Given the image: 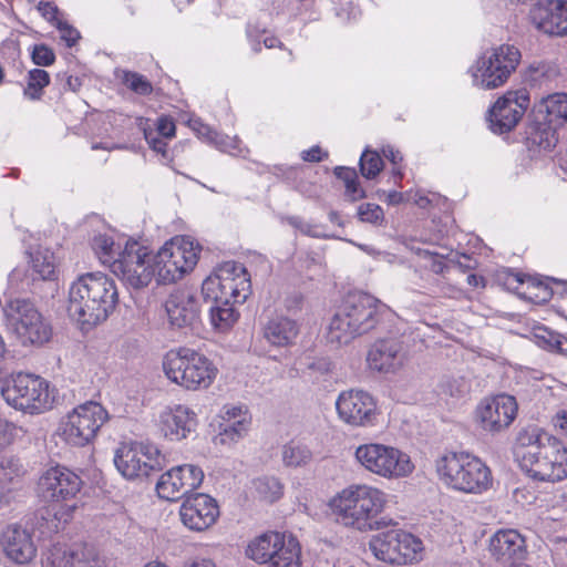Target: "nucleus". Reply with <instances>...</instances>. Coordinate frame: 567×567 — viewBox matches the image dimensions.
<instances>
[{
    "label": "nucleus",
    "instance_id": "f257e3e1",
    "mask_svg": "<svg viewBox=\"0 0 567 567\" xmlns=\"http://www.w3.org/2000/svg\"><path fill=\"white\" fill-rule=\"evenodd\" d=\"M117 301V288L111 277L100 271L87 272L70 286L68 313L82 330H90L109 318Z\"/></svg>",
    "mask_w": 567,
    "mask_h": 567
},
{
    "label": "nucleus",
    "instance_id": "f03ea898",
    "mask_svg": "<svg viewBox=\"0 0 567 567\" xmlns=\"http://www.w3.org/2000/svg\"><path fill=\"white\" fill-rule=\"evenodd\" d=\"M389 495L369 484H351L330 501L329 506L337 522L359 532L380 528L379 516L384 512Z\"/></svg>",
    "mask_w": 567,
    "mask_h": 567
},
{
    "label": "nucleus",
    "instance_id": "7ed1b4c3",
    "mask_svg": "<svg viewBox=\"0 0 567 567\" xmlns=\"http://www.w3.org/2000/svg\"><path fill=\"white\" fill-rule=\"evenodd\" d=\"M388 310L374 297L363 293H350L332 317L327 332L329 343L343 346L375 327L379 317Z\"/></svg>",
    "mask_w": 567,
    "mask_h": 567
},
{
    "label": "nucleus",
    "instance_id": "20e7f679",
    "mask_svg": "<svg viewBox=\"0 0 567 567\" xmlns=\"http://www.w3.org/2000/svg\"><path fill=\"white\" fill-rule=\"evenodd\" d=\"M516 455L522 470L534 480L558 482L567 477V449L544 431L533 430Z\"/></svg>",
    "mask_w": 567,
    "mask_h": 567
},
{
    "label": "nucleus",
    "instance_id": "39448f33",
    "mask_svg": "<svg viewBox=\"0 0 567 567\" xmlns=\"http://www.w3.org/2000/svg\"><path fill=\"white\" fill-rule=\"evenodd\" d=\"M435 467L442 483L457 492L482 494L493 483L489 467L467 452H447L436 460Z\"/></svg>",
    "mask_w": 567,
    "mask_h": 567
},
{
    "label": "nucleus",
    "instance_id": "423d86ee",
    "mask_svg": "<svg viewBox=\"0 0 567 567\" xmlns=\"http://www.w3.org/2000/svg\"><path fill=\"white\" fill-rule=\"evenodd\" d=\"M162 364L167 379L188 391L208 389L218 374V369L210 359L186 347L166 352Z\"/></svg>",
    "mask_w": 567,
    "mask_h": 567
},
{
    "label": "nucleus",
    "instance_id": "0eeeda50",
    "mask_svg": "<svg viewBox=\"0 0 567 567\" xmlns=\"http://www.w3.org/2000/svg\"><path fill=\"white\" fill-rule=\"evenodd\" d=\"M1 395L8 405L29 414L43 413L54 402L49 382L30 373H17L3 380Z\"/></svg>",
    "mask_w": 567,
    "mask_h": 567
},
{
    "label": "nucleus",
    "instance_id": "6e6552de",
    "mask_svg": "<svg viewBox=\"0 0 567 567\" xmlns=\"http://www.w3.org/2000/svg\"><path fill=\"white\" fill-rule=\"evenodd\" d=\"M8 330L22 346H42L50 341L52 327L28 299H9L2 306Z\"/></svg>",
    "mask_w": 567,
    "mask_h": 567
},
{
    "label": "nucleus",
    "instance_id": "1a4fd4ad",
    "mask_svg": "<svg viewBox=\"0 0 567 567\" xmlns=\"http://www.w3.org/2000/svg\"><path fill=\"white\" fill-rule=\"evenodd\" d=\"M520 59V51L512 44H501L485 51L468 70L473 85L482 90L504 85Z\"/></svg>",
    "mask_w": 567,
    "mask_h": 567
},
{
    "label": "nucleus",
    "instance_id": "9d476101",
    "mask_svg": "<svg viewBox=\"0 0 567 567\" xmlns=\"http://www.w3.org/2000/svg\"><path fill=\"white\" fill-rule=\"evenodd\" d=\"M202 293L206 300L244 303L251 293L250 276L241 264L226 261L204 280Z\"/></svg>",
    "mask_w": 567,
    "mask_h": 567
},
{
    "label": "nucleus",
    "instance_id": "9b49d317",
    "mask_svg": "<svg viewBox=\"0 0 567 567\" xmlns=\"http://www.w3.org/2000/svg\"><path fill=\"white\" fill-rule=\"evenodd\" d=\"M354 456L365 471L386 480L404 478L414 471L410 456L391 445L361 444L355 449Z\"/></svg>",
    "mask_w": 567,
    "mask_h": 567
},
{
    "label": "nucleus",
    "instance_id": "f8f14e48",
    "mask_svg": "<svg viewBox=\"0 0 567 567\" xmlns=\"http://www.w3.org/2000/svg\"><path fill=\"white\" fill-rule=\"evenodd\" d=\"M369 548L378 560L398 566L421 561L425 550L421 538L402 529L374 535Z\"/></svg>",
    "mask_w": 567,
    "mask_h": 567
},
{
    "label": "nucleus",
    "instance_id": "ddd939ff",
    "mask_svg": "<svg viewBox=\"0 0 567 567\" xmlns=\"http://www.w3.org/2000/svg\"><path fill=\"white\" fill-rule=\"evenodd\" d=\"M107 411L97 402L76 405L62 419L59 431L63 440L74 446L89 444L107 421Z\"/></svg>",
    "mask_w": 567,
    "mask_h": 567
},
{
    "label": "nucleus",
    "instance_id": "4468645a",
    "mask_svg": "<svg viewBox=\"0 0 567 567\" xmlns=\"http://www.w3.org/2000/svg\"><path fill=\"white\" fill-rule=\"evenodd\" d=\"M114 464L123 477L137 480L147 477L152 472L162 471L165 456L154 444L135 442L123 444L116 450Z\"/></svg>",
    "mask_w": 567,
    "mask_h": 567
},
{
    "label": "nucleus",
    "instance_id": "2eb2a0df",
    "mask_svg": "<svg viewBox=\"0 0 567 567\" xmlns=\"http://www.w3.org/2000/svg\"><path fill=\"white\" fill-rule=\"evenodd\" d=\"M111 271L126 286L134 289L146 287L154 278L147 247L136 240L126 239Z\"/></svg>",
    "mask_w": 567,
    "mask_h": 567
},
{
    "label": "nucleus",
    "instance_id": "dca6fc26",
    "mask_svg": "<svg viewBox=\"0 0 567 567\" xmlns=\"http://www.w3.org/2000/svg\"><path fill=\"white\" fill-rule=\"evenodd\" d=\"M516 399L509 394H498L480 402L475 410V419L480 427L488 433L506 430L517 415Z\"/></svg>",
    "mask_w": 567,
    "mask_h": 567
},
{
    "label": "nucleus",
    "instance_id": "f3484780",
    "mask_svg": "<svg viewBox=\"0 0 567 567\" xmlns=\"http://www.w3.org/2000/svg\"><path fill=\"white\" fill-rule=\"evenodd\" d=\"M336 408L339 417L352 426H372L378 416L377 402L362 390H348L338 395Z\"/></svg>",
    "mask_w": 567,
    "mask_h": 567
},
{
    "label": "nucleus",
    "instance_id": "a211bd4d",
    "mask_svg": "<svg viewBox=\"0 0 567 567\" xmlns=\"http://www.w3.org/2000/svg\"><path fill=\"white\" fill-rule=\"evenodd\" d=\"M203 480L204 472L197 465H178L161 475L156 492L161 498L174 502L197 489Z\"/></svg>",
    "mask_w": 567,
    "mask_h": 567
},
{
    "label": "nucleus",
    "instance_id": "6ab92c4d",
    "mask_svg": "<svg viewBox=\"0 0 567 567\" xmlns=\"http://www.w3.org/2000/svg\"><path fill=\"white\" fill-rule=\"evenodd\" d=\"M164 309L172 330L193 329L200 318L199 299L188 288L172 291L165 300Z\"/></svg>",
    "mask_w": 567,
    "mask_h": 567
},
{
    "label": "nucleus",
    "instance_id": "aec40b11",
    "mask_svg": "<svg viewBox=\"0 0 567 567\" xmlns=\"http://www.w3.org/2000/svg\"><path fill=\"white\" fill-rule=\"evenodd\" d=\"M529 104L525 91H509L499 97L488 112L489 127L494 133L511 132L520 121Z\"/></svg>",
    "mask_w": 567,
    "mask_h": 567
},
{
    "label": "nucleus",
    "instance_id": "412c9836",
    "mask_svg": "<svg viewBox=\"0 0 567 567\" xmlns=\"http://www.w3.org/2000/svg\"><path fill=\"white\" fill-rule=\"evenodd\" d=\"M43 567H105L104 558L87 545L70 547L65 544L52 545L42 558Z\"/></svg>",
    "mask_w": 567,
    "mask_h": 567
},
{
    "label": "nucleus",
    "instance_id": "4be33fe9",
    "mask_svg": "<svg viewBox=\"0 0 567 567\" xmlns=\"http://www.w3.org/2000/svg\"><path fill=\"white\" fill-rule=\"evenodd\" d=\"M81 478L66 467L47 470L39 480V492L49 502H66L80 492Z\"/></svg>",
    "mask_w": 567,
    "mask_h": 567
},
{
    "label": "nucleus",
    "instance_id": "5701e85b",
    "mask_svg": "<svg viewBox=\"0 0 567 567\" xmlns=\"http://www.w3.org/2000/svg\"><path fill=\"white\" fill-rule=\"evenodd\" d=\"M179 515L182 523L188 529L203 532L216 523L219 516V507L209 495L197 493L185 498Z\"/></svg>",
    "mask_w": 567,
    "mask_h": 567
},
{
    "label": "nucleus",
    "instance_id": "b1692460",
    "mask_svg": "<svg viewBox=\"0 0 567 567\" xmlns=\"http://www.w3.org/2000/svg\"><path fill=\"white\" fill-rule=\"evenodd\" d=\"M158 426L171 441L186 439L197 426V414L185 404L167 406L159 413Z\"/></svg>",
    "mask_w": 567,
    "mask_h": 567
},
{
    "label": "nucleus",
    "instance_id": "393cba45",
    "mask_svg": "<svg viewBox=\"0 0 567 567\" xmlns=\"http://www.w3.org/2000/svg\"><path fill=\"white\" fill-rule=\"evenodd\" d=\"M489 556L501 564L517 565L527 555L526 542L516 529H499L494 533L487 547Z\"/></svg>",
    "mask_w": 567,
    "mask_h": 567
},
{
    "label": "nucleus",
    "instance_id": "a878e982",
    "mask_svg": "<svg viewBox=\"0 0 567 567\" xmlns=\"http://www.w3.org/2000/svg\"><path fill=\"white\" fill-rule=\"evenodd\" d=\"M529 16L532 23L539 31L550 35L567 34V1L547 0L537 3Z\"/></svg>",
    "mask_w": 567,
    "mask_h": 567
},
{
    "label": "nucleus",
    "instance_id": "bb28decb",
    "mask_svg": "<svg viewBox=\"0 0 567 567\" xmlns=\"http://www.w3.org/2000/svg\"><path fill=\"white\" fill-rule=\"evenodd\" d=\"M0 550L8 560L17 565L29 564L37 554L31 534L17 525L9 526L2 532Z\"/></svg>",
    "mask_w": 567,
    "mask_h": 567
},
{
    "label": "nucleus",
    "instance_id": "cd10ccee",
    "mask_svg": "<svg viewBox=\"0 0 567 567\" xmlns=\"http://www.w3.org/2000/svg\"><path fill=\"white\" fill-rule=\"evenodd\" d=\"M221 423L215 441L220 444H234L248 432L251 416L243 404H225L219 413Z\"/></svg>",
    "mask_w": 567,
    "mask_h": 567
},
{
    "label": "nucleus",
    "instance_id": "c85d7f7f",
    "mask_svg": "<svg viewBox=\"0 0 567 567\" xmlns=\"http://www.w3.org/2000/svg\"><path fill=\"white\" fill-rule=\"evenodd\" d=\"M404 361L402 344L396 339L377 341L368 352L367 362L371 370L378 372H392L399 369Z\"/></svg>",
    "mask_w": 567,
    "mask_h": 567
},
{
    "label": "nucleus",
    "instance_id": "c756f323",
    "mask_svg": "<svg viewBox=\"0 0 567 567\" xmlns=\"http://www.w3.org/2000/svg\"><path fill=\"white\" fill-rule=\"evenodd\" d=\"M24 468L16 457L0 460V508L16 499L22 487Z\"/></svg>",
    "mask_w": 567,
    "mask_h": 567
},
{
    "label": "nucleus",
    "instance_id": "7c9ffc66",
    "mask_svg": "<svg viewBox=\"0 0 567 567\" xmlns=\"http://www.w3.org/2000/svg\"><path fill=\"white\" fill-rule=\"evenodd\" d=\"M290 536L279 532L264 533L249 542L246 555L257 564H268Z\"/></svg>",
    "mask_w": 567,
    "mask_h": 567
},
{
    "label": "nucleus",
    "instance_id": "2f4dec72",
    "mask_svg": "<svg viewBox=\"0 0 567 567\" xmlns=\"http://www.w3.org/2000/svg\"><path fill=\"white\" fill-rule=\"evenodd\" d=\"M164 246L183 276L196 266L200 247L192 237L177 236L165 243Z\"/></svg>",
    "mask_w": 567,
    "mask_h": 567
},
{
    "label": "nucleus",
    "instance_id": "473e14b6",
    "mask_svg": "<svg viewBox=\"0 0 567 567\" xmlns=\"http://www.w3.org/2000/svg\"><path fill=\"white\" fill-rule=\"evenodd\" d=\"M299 333L297 321L286 316L270 318L262 327L264 338L275 347H288Z\"/></svg>",
    "mask_w": 567,
    "mask_h": 567
},
{
    "label": "nucleus",
    "instance_id": "72a5a7b5",
    "mask_svg": "<svg viewBox=\"0 0 567 567\" xmlns=\"http://www.w3.org/2000/svg\"><path fill=\"white\" fill-rule=\"evenodd\" d=\"M125 240L121 238L116 241L112 235L96 234L91 240V247L99 261L111 270L113 262L122 254Z\"/></svg>",
    "mask_w": 567,
    "mask_h": 567
},
{
    "label": "nucleus",
    "instance_id": "f704fd0d",
    "mask_svg": "<svg viewBox=\"0 0 567 567\" xmlns=\"http://www.w3.org/2000/svg\"><path fill=\"white\" fill-rule=\"evenodd\" d=\"M556 127L557 125L548 122V120H543L542 116L536 113L535 121L527 132L528 143L539 150L550 151L556 146L558 141Z\"/></svg>",
    "mask_w": 567,
    "mask_h": 567
},
{
    "label": "nucleus",
    "instance_id": "c9c22d12",
    "mask_svg": "<svg viewBox=\"0 0 567 567\" xmlns=\"http://www.w3.org/2000/svg\"><path fill=\"white\" fill-rule=\"evenodd\" d=\"M536 113L557 126L563 125L567 122V93H555L543 99Z\"/></svg>",
    "mask_w": 567,
    "mask_h": 567
},
{
    "label": "nucleus",
    "instance_id": "e433bc0d",
    "mask_svg": "<svg viewBox=\"0 0 567 567\" xmlns=\"http://www.w3.org/2000/svg\"><path fill=\"white\" fill-rule=\"evenodd\" d=\"M151 267L154 270V277H157L159 284H172L183 277L178 266L172 261L171 255L165 246H163L156 255L151 256Z\"/></svg>",
    "mask_w": 567,
    "mask_h": 567
},
{
    "label": "nucleus",
    "instance_id": "4c0bfd02",
    "mask_svg": "<svg viewBox=\"0 0 567 567\" xmlns=\"http://www.w3.org/2000/svg\"><path fill=\"white\" fill-rule=\"evenodd\" d=\"M214 305L209 310V320L213 328L219 332L228 331L238 320L239 313L235 309L233 301L227 303L212 300Z\"/></svg>",
    "mask_w": 567,
    "mask_h": 567
},
{
    "label": "nucleus",
    "instance_id": "58836bf2",
    "mask_svg": "<svg viewBox=\"0 0 567 567\" xmlns=\"http://www.w3.org/2000/svg\"><path fill=\"white\" fill-rule=\"evenodd\" d=\"M300 546L296 537H288L287 542L267 564L268 567H301Z\"/></svg>",
    "mask_w": 567,
    "mask_h": 567
},
{
    "label": "nucleus",
    "instance_id": "ea45409f",
    "mask_svg": "<svg viewBox=\"0 0 567 567\" xmlns=\"http://www.w3.org/2000/svg\"><path fill=\"white\" fill-rule=\"evenodd\" d=\"M33 275L42 280L53 279L55 261L53 254L48 249H38L30 254Z\"/></svg>",
    "mask_w": 567,
    "mask_h": 567
},
{
    "label": "nucleus",
    "instance_id": "a19ab883",
    "mask_svg": "<svg viewBox=\"0 0 567 567\" xmlns=\"http://www.w3.org/2000/svg\"><path fill=\"white\" fill-rule=\"evenodd\" d=\"M50 83V75L45 70L33 69L28 72L27 86L23 94L27 99L35 101L40 100L43 89Z\"/></svg>",
    "mask_w": 567,
    "mask_h": 567
},
{
    "label": "nucleus",
    "instance_id": "79ce46f5",
    "mask_svg": "<svg viewBox=\"0 0 567 567\" xmlns=\"http://www.w3.org/2000/svg\"><path fill=\"white\" fill-rule=\"evenodd\" d=\"M282 461L287 466H302L310 462L311 452L305 445L290 442L282 447Z\"/></svg>",
    "mask_w": 567,
    "mask_h": 567
},
{
    "label": "nucleus",
    "instance_id": "37998d69",
    "mask_svg": "<svg viewBox=\"0 0 567 567\" xmlns=\"http://www.w3.org/2000/svg\"><path fill=\"white\" fill-rule=\"evenodd\" d=\"M331 371L332 362L328 358H309L305 363L303 374L312 382H318Z\"/></svg>",
    "mask_w": 567,
    "mask_h": 567
},
{
    "label": "nucleus",
    "instance_id": "c03bdc74",
    "mask_svg": "<svg viewBox=\"0 0 567 567\" xmlns=\"http://www.w3.org/2000/svg\"><path fill=\"white\" fill-rule=\"evenodd\" d=\"M258 494L268 502H275L281 495V484L276 477H259L254 481Z\"/></svg>",
    "mask_w": 567,
    "mask_h": 567
},
{
    "label": "nucleus",
    "instance_id": "a18cd8bd",
    "mask_svg": "<svg viewBox=\"0 0 567 567\" xmlns=\"http://www.w3.org/2000/svg\"><path fill=\"white\" fill-rule=\"evenodd\" d=\"M383 161L381 156L373 151H365L360 158V169L365 178H374L382 169Z\"/></svg>",
    "mask_w": 567,
    "mask_h": 567
},
{
    "label": "nucleus",
    "instance_id": "49530a36",
    "mask_svg": "<svg viewBox=\"0 0 567 567\" xmlns=\"http://www.w3.org/2000/svg\"><path fill=\"white\" fill-rule=\"evenodd\" d=\"M122 80L130 90L137 94L147 95L153 91L151 82L140 73L126 71L124 72Z\"/></svg>",
    "mask_w": 567,
    "mask_h": 567
},
{
    "label": "nucleus",
    "instance_id": "de8ad7c7",
    "mask_svg": "<svg viewBox=\"0 0 567 567\" xmlns=\"http://www.w3.org/2000/svg\"><path fill=\"white\" fill-rule=\"evenodd\" d=\"M410 249L420 258L429 260L431 262L430 268L434 274L441 275L446 269V265L443 261L444 256L442 254L416 246H411Z\"/></svg>",
    "mask_w": 567,
    "mask_h": 567
},
{
    "label": "nucleus",
    "instance_id": "09e8293b",
    "mask_svg": "<svg viewBox=\"0 0 567 567\" xmlns=\"http://www.w3.org/2000/svg\"><path fill=\"white\" fill-rule=\"evenodd\" d=\"M358 217L363 223L380 225L384 220V212L377 204L365 203L358 207Z\"/></svg>",
    "mask_w": 567,
    "mask_h": 567
},
{
    "label": "nucleus",
    "instance_id": "8fccbe9b",
    "mask_svg": "<svg viewBox=\"0 0 567 567\" xmlns=\"http://www.w3.org/2000/svg\"><path fill=\"white\" fill-rule=\"evenodd\" d=\"M266 34V28L258 22H249L246 28V35L251 50L256 53L261 51V41Z\"/></svg>",
    "mask_w": 567,
    "mask_h": 567
},
{
    "label": "nucleus",
    "instance_id": "3c124183",
    "mask_svg": "<svg viewBox=\"0 0 567 567\" xmlns=\"http://www.w3.org/2000/svg\"><path fill=\"white\" fill-rule=\"evenodd\" d=\"M212 143L221 152H226L233 155H236L239 152V141L236 137L214 133V140Z\"/></svg>",
    "mask_w": 567,
    "mask_h": 567
},
{
    "label": "nucleus",
    "instance_id": "603ef678",
    "mask_svg": "<svg viewBox=\"0 0 567 567\" xmlns=\"http://www.w3.org/2000/svg\"><path fill=\"white\" fill-rule=\"evenodd\" d=\"M532 71L534 73V80H538L540 78L545 80H553L559 74L557 65L549 62L533 64Z\"/></svg>",
    "mask_w": 567,
    "mask_h": 567
},
{
    "label": "nucleus",
    "instance_id": "864d4df0",
    "mask_svg": "<svg viewBox=\"0 0 567 567\" xmlns=\"http://www.w3.org/2000/svg\"><path fill=\"white\" fill-rule=\"evenodd\" d=\"M286 221L293 228L298 229L303 235L316 238L323 237V235L320 231H318L316 226L305 221L302 218L298 216L287 217Z\"/></svg>",
    "mask_w": 567,
    "mask_h": 567
},
{
    "label": "nucleus",
    "instance_id": "5fc2aeb1",
    "mask_svg": "<svg viewBox=\"0 0 567 567\" xmlns=\"http://www.w3.org/2000/svg\"><path fill=\"white\" fill-rule=\"evenodd\" d=\"M55 60L53 51L47 45H35L32 51V61L37 65L48 66Z\"/></svg>",
    "mask_w": 567,
    "mask_h": 567
},
{
    "label": "nucleus",
    "instance_id": "6e6d98bb",
    "mask_svg": "<svg viewBox=\"0 0 567 567\" xmlns=\"http://www.w3.org/2000/svg\"><path fill=\"white\" fill-rule=\"evenodd\" d=\"M383 156L389 159L393 164V174L396 178L402 177L401 169L399 167V164L402 162L403 157L401 153L398 150H394V147L388 145L382 148Z\"/></svg>",
    "mask_w": 567,
    "mask_h": 567
},
{
    "label": "nucleus",
    "instance_id": "4d7b16f0",
    "mask_svg": "<svg viewBox=\"0 0 567 567\" xmlns=\"http://www.w3.org/2000/svg\"><path fill=\"white\" fill-rule=\"evenodd\" d=\"M156 130L159 135L166 138H172L175 136L176 126L174 121L168 116H161L157 120Z\"/></svg>",
    "mask_w": 567,
    "mask_h": 567
},
{
    "label": "nucleus",
    "instance_id": "13d9d810",
    "mask_svg": "<svg viewBox=\"0 0 567 567\" xmlns=\"http://www.w3.org/2000/svg\"><path fill=\"white\" fill-rule=\"evenodd\" d=\"M58 29L61 33V39L66 42L68 47L74 45L80 38L79 31L65 22H59Z\"/></svg>",
    "mask_w": 567,
    "mask_h": 567
},
{
    "label": "nucleus",
    "instance_id": "bf43d9fd",
    "mask_svg": "<svg viewBox=\"0 0 567 567\" xmlns=\"http://www.w3.org/2000/svg\"><path fill=\"white\" fill-rule=\"evenodd\" d=\"M143 133L145 141L153 151L165 154L167 144L163 140L155 136L151 128L143 127Z\"/></svg>",
    "mask_w": 567,
    "mask_h": 567
},
{
    "label": "nucleus",
    "instance_id": "052dcab7",
    "mask_svg": "<svg viewBox=\"0 0 567 567\" xmlns=\"http://www.w3.org/2000/svg\"><path fill=\"white\" fill-rule=\"evenodd\" d=\"M189 126L198 134V136L204 137L209 143L214 140V133H217L208 125L204 124L199 118L189 120Z\"/></svg>",
    "mask_w": 567,
    "mask_h": 567
},
{
    "label": "nucleus",
    "instance_id": "680f3d73",
    "mask_svg": "<svg viewBox=\"0 0 567 567\" xmlns=\"http://www.w3.org/2000/svg\"><path fill=\"white\" fill-rule=\"evenodd\" d=\"M507 280H508V285H513V284L524 285L525 282H527L532 287L543 289L544 290L543 299H546L547 297L550 296V292L548 291V289L546 287L543 288V284L542 282H537L536 284L535 280L532 279V278H527V280H525V278L522 275H519V274H512V275H509Z\"/></svg>",
    "mask_w": 567,
    "mask_h": 567
},
{
    "label": "nucleus",
    "instance_id": "e2e57ef3",
    "mask_svg": "<svg viewBox=\"0 0 567 567\" xmlns=\"http://www.w3.org/2000/svg\"><path fill=\"white\" fill-rule=\"evenodd\" d=\"M13 431L14 426L0 416V449L11 442Z\"/></svg>",
    "mask_w": 567,
    "mask_h": 567
},
{
    "label": "nucleus",
    "instance_id": "0e129e2a",
    "mask_svg": "<svg viewBox=\"0 0 567 567\" xmlns=\"http://www.w3.org/2000/svg\"><path fill=\"white\" fill-rule=\"evenodd\" d=\"M549 348L561 354H567V337L563 334H550L548 340Z\"/></svg>",
    "mask_w": 567,
    "mask_h": 567
},
{
    "label": "nucleus",
    "instance_id": "69168bd1",
    "mask_svg": "<svg viewBox=\"0 0 567 567\" xmlns=\"http://www.w3.org/2000/svg\"><path fill=\"white\" fill-rule=\"evenodd\" d=\"M346 195L352 202L359 200L365 196L364 190L359 186L358 178L353 179L352 183L347 184Z\"/></svg>",
    "mask_w": 567,
    "mask_h": 567
},
{
    "label": "nucleus",
    "instance_id": "338daca9",
    "mask_svg": "<svg viewBox=\"0 0 567 567\" xmlns=\"http://www.w3.org/2000/svg\"><path fill=\"white\" fill-rule=\"evenodd\" d=\"M328 156L327 153H323L319 146H312L308 151H303L301 157L306 162H321L323 158Z\"/></svg>",
    "mask_w": 567,
    "mask_h": 567
},
{
    "label": "nucleus",
    "instance_id": "774afa93",
    "mask_svg": "<svg viewBox=\"0 0 567 567\" xmlns=\"http://www.w3.org/2000/svg\"><path fill=\"white\" fill-rule=\"evenodd\" d=\"M554 426L567 436V411H559L553 419Z\"/></svg>",
    "mask_w": 567,
    "mask_h": 567
}]
</instances>
